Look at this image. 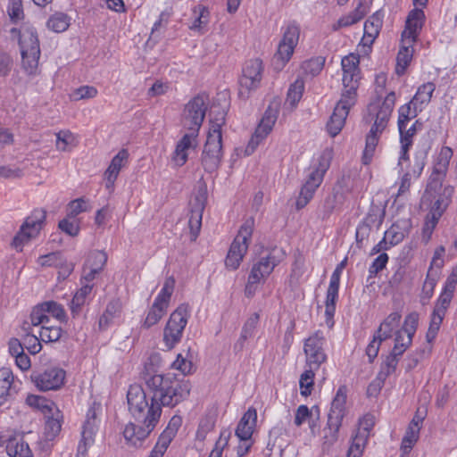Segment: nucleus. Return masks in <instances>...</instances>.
Returning a JSON list of instances; mask_svg holds the SVG:
<instances>
[{
	"label": "nucleus",
	"instance_id": "nucleus-1",
	"mask_svg": "<svg viewBox=\"0 0 457 457\" xmlns=\"http://www.w3.org/2000/svg\"><path fill=\"white\" fill-rule=\"evenodd\" d=\"M142 378L150 402L141 386L131 385L127 392L129 411L136 422L154 430L160 421L162 407L174 408L185 401L191 386L187 380H179L170 374L155 373L152 364L145 366Z\"/></svg>",
	"mask_w": 457,
	"mask_h": 457
},
{
	"label": "nucleus",
	"instance_id": "nucleus-2",
	"mask_svg": "<svg viewBox=\"0 0 457 457\" xmlns=\"http://www.w3.org/2000/svg\"><path fill=\"white\" fill-rule=\"evenodd\" d=\"M331 161L332 153L331 151L326 149L309 167L305 182L302 186L299 195L295 202L297 210L304 208L313 198L316 190L323 181L324 175L330 167Z\"/></svg>",
	"mask_w": 457,
	"mask_h": 457
},
{
	"label": "nucleus",
	"instance_id": "nucleus-3",
	"mask_svg": "<svg viewBox=\"0 0 457 457\" xmlns=\"http://www.w3.org/2000/svg\"><path fill=\"white\" fill-rule=\"evenodd\" d=\"M225 121L222 112L219 118L210 119V128L206 143L201 155V163L206 172L212 173L218 170L222 158L221 126Z\"/></svg>",
	"mask_w": 457,
	"mask_h": 457
},
{
	"label": "nucleus",
	"instance_id": "nucleus-4",
	"mask_svg": "<svg viewBox=\"0 0 457 457\" xmlns=\"http://www.w3.org/2000/svg\"><path fill=\"white\" fill-rule=\"evenodd\" d=\"M285 255L283 249L273 247L253 263L245 288V295L247 297H252L255 294L258 285L270 276L275 267L284 260Z\"/></svg>",
	"mask_w": 457,
	"mask_h": 457
},
{
	"label": "nucleus",
	"instance_id": "nucleus-5",
	"mask_svg": "<svg viewBox=\"0 0 457 457\" xmlns=\"http://www.w3.org/2000/svg\"><path fill=\"white\" fill-rule=\"evenodd\" d=\"M19 45L23 70L28 75H36L41 54L36 29L33 28L23 29L20 35Z\"/></svg>",
	"mask_w": 457,
	"mask_h": 457
},
{
	"label": "nucleus",
	"instance_id": "nucleus-6",
	"mask_svg": "<svg viewBox=\"0 0 457 457\" xmlns=\"http://www.w3.org/2000/svg\"><path fill=\"white\" fill-rule=\"evenodd\" d=\"M254 220L247 219L240 227L234 238L225 259V265L230 270H236L240 266L247 253L253 232Z\"/></svg>",
	"mask_w": 457,
	"mask_h": 457
},
{
	"label": "nucleus",
	"instance_id": "nucleus-7",
	"mask_svg": "<svg viewBox=\"0 0 457 457\" xmlns=\"http://www.w3.org/2000/svg\"><path fill=\"white\" fill-rule=\"evenodd\" d=\"M189 317L190 308L186 303L179 305L170 313L163 328V343L167 349L174 348L181 341Z\"/></svg>",
	"mask_w": 457,
	"mask_h": 457
},
{
	"label": "nucleus",
	"instance_id": "nucleus-8",
	"mask_svg": "<svg viewBox=\"0 0 457 457\" xmlns=\"http://www.w3.org/2000/svg\"><path fill=\"white\" fill-rule=\"evenodd\" d=\"M46 219V211L44 209H35L25 219L19 231L13 237L12 245L17 251H22L23 246L31 239L39 235L40 230L45 225Z\"/></svg>",
	"mask_w": 457,
	"mask_h": 457
},
{
	"label": "nucleus",
	"instance_id": "nucleus-9",
	"mask_svg": "<svg viewBox=\"0 0 457 457\" xmlns=\"http://www.w3.org/2000/svg\"><path fill=\"white\" fill-rule=\"evenodd\" d=\"M346 386H339L332 400L331 407L328 414L327 427L329 430V435H326L325 437L330 444L335 443L338 438V432L342 426L343 419L346 414Z\"/></svg>",
	"mask_w": 457,
	"mask_h": 457
},
{
	"label": "nucleus",
	"instance_id": "nucleus-10",
	"mask_svg": "<svg viewBox=\"0 0 457 457\" xmlns=\"http://www.w3.org/2000/svg\"><path fill=\"white\" fill-rule=\"evenodd\" d=\"M398 129L400 133V143H401V151L398 158L397 166L399 167V172H403V162L409 161V149L412 145V138L417 133L418 130L422 129V122L417 120L411 127L407 128L409 121L411 119H414L416 116H409L404 117L403 114H406V112L403 113L401 110H398Z\"/></svg>",
	"mask_w": 457,
	"mask_h": 457
},
{
	"label": "nucleus",
	"instance_id": "nucleus-11",
	"mask_svg": "<svg viewBox=\"0 0 457 457\" xmlns=\"http://www.w3.org/2000/svg\"><path fill=\"white\" fill-rule=\"evenodd\" d=\"M208 96L197 95L186 105L183 112V126L189 132L197 134L205 117Z\"/></svg>",
	"mask_w": 457,
	"mask_h": 457
},
{
	"label": "nucleus",
	"instance_id": "nucleus-12",
	"mask_svg": "<svg viewBox=\"0 0 457 457\" xmlns=\"http://www.w3.org/2000/svg\"><path fill=\"white\" fill-rule=\"evenodd\" d=\"M326 338L320 330L315 331L304 340L303 352L306 356V366L318 370L327 361V353L324 349Z\"/></svg>",
	"mask_w": 457,
	"mask_h": 457
},
{
	"label": "nucleus",
	"instance_id": "nucleus-13",
	"mask_svg": "<svg viewBox=\"0 0 457 457\" xmlns=\"http://www.w3.org/2000/svg\"><path fill=\"white\" fill-rule=\"evenodd\" d=\"M278 112L279 104L278 103H270L246 146L248 154H252L258 145L271 132L278 120Z\"/></svg>",
	"mask_w": 457,
	"mask_h": 457
},
{
	"label": "nucleus",
	"instance_id": "nucleus-14",
	"mask_svg": "<svg viewBox=\"0 0 457 457\" xmlns=\"http://www.w3.org/2000/svg\"><path fill=\"white\" fill-rule=\"evenodd\" d=\"M262 71V62L260 59H252L245 62L242 76L239 79V96L241 97L247 98L249 93L259 87Z\"/></svg>",
	"mask_w": 457,
	"mask_h": 457
},
{
	"label": "nucleus",
	"instance_id": "nucleus-15",
	"mask_svg": "<svg viewBox=\"0 0 457 457\" xmlns=\"http://www.w3.org/2000/svg\"><path fill=\"white\" fill-rule=\"evenodd\" d=\"M65 370L50 367L42 371H35L30 378L32 382L40 391L57 390L64 384Z\"/></svg>",
	"mask_w": 457,
	"mask_h": 457
},
{
	"label": "nucleus",
	"instance_id": "nucleus-16",
	"mask_svg": "<svg viewBox=\"0 0 457 457\" xmlns=\"http://www.w3.org/2000/svg\"><path fill=\"white\" fill-rule=\"evenodd\" d=\"M436 85L433 82H427L420 85L411 101L402 105L399 110L403 112L404 117L417 116L430 103Z\"/></svg>",
	"mask_w": 457,
	"mask_h": 457
},
{
	"label": "nucleus",
	"instance_id": "nucleus-17",
	"mask_svg": "<svg viewBox=\"0 0 457 457\" xmlns=\"http://www.w3.org/2000/svg\"><path fill=\"white\" fill-rule=\"evenodd\" d=\"M98 429L96 411L95 407H90L86 415L81 432V440L79 443L77 454L85 457L88 449L95 443V436Z\"/></svg>",
	"mask_w": 457,
	"mask_h": 457
},
{
	"label": "nucleus",
	"instance_id": "nucleus-18",
	"mask_svg": "<svg viewBox=\"0 0 457 457\" xmlns=\"http://www.w3.org/2000/svg\"><path fill=\"white\" fill-rule=\"evenodd\" d=\"M153 431L148 427L134 420V422L130 421L126 425L123 436L129 446L141 448L147 445L149 436Z\"/></svg>",
	"mask_w": 457,
	"mask_h": 457
},
{
	"label": "nucleus",
	"instance_id": "nucleus-19",
	"mask_svg": "<svg viewBox=\"0 0 457 457\" xmlns=\"http://www.w3.org/2000/svg\"><path fill=\"white\" fill-rule=\"evenodd\" d=\"M453 157V150L449 146H443L436 159L433 172L429 178L428 187L436 188L441 186V181L448 170L450 160Z\"/></svg>",
	"mask_w": 457,
	"mask_h": 457
},
{
	"label": "nucleus",
	"instance_id": "nucleus-20",
	"mask_svg": "<svg viewBox=\"0 0 457 457\" xmlns=\"http://www.w3.org/2000/svg\"><path fill=\"white\" fill-rule=\"evenodd\" d=\"M353 105L342 100L337 102L326 125L327 131L330 137H335L340 133L345 126L349 111Z\"/></svg>",
	"mask_w": 457,
	"mask_h": 457
},
{
	"label": "nucleus",
	"instance_id": "nucleus-21",
	"mask_svg": "<svg viewBox=\"0 0 457 457\" xmlns=\"http://www.w3.org/2000/svg\"><path fill=\"white\" fill-rule=\"evenodd\" d=\"M425 20L424 12L415 8L410 12L405 24V29L402 34L403 43L413 44L421 30Z\"/></svg>",
	"mask_w": 457,
	"mask_h": 457
},
{
	"label": "nucleus",
	"instance_id": "nucleus-22",
	"mask_svg": "<svg viewBox=\"0 0 457 457\" xmlns=\"http://www.w3.org/2000/svg\"><path fill=\"white\" fill-rule=\"evenodd\" d=\"M182 418L179 415H174L169 421L166 428L160 435L152 452H157L160 456H163L170 442L178 433L179 428L181 427Z\"/></svg>",
	"mask_w": 457,
	"mask_h": 457
},
{
	"label": "nucleus",
	"instance_id": "nucleus-23",
	"mask_svg": "<svg viewBox=\"0 0 457 457\" xmlns=\"http://www.w3.org/2000/svg\"><path fill=\"white\" fill-rule=\"evenodd\" d=\"M197 134L186 133L177 143L171 160L178 167H182L187 161L188 150L197 145Z\"/></svg>",
	"mask_w": 457,
	"mask_h": 457
},
{
	"label": "nucleus",
	"instance_id": "nucleus-24",
	"mask_svg": "<svg viewBox=\"0 0 457 457\" xmlns=\"http://www.w3.org/2000/svg\"><path fill=\"white\" fill-rule=\"evenodd\" d=\"M419 323V313L416 312L409 313L404 320L401 329L395 333V341L403 343V345L408 347L411 345L412 337L417 330Z\"/></svg>",
	"mask_w": 457,
	"mask_h": 457
},
{
	"label": "nucleus",
	"instance_id": "nucleus-25",
	"mask_svg": "<svg viewBox=\"0 0 457 457\" xmlns=\"http://www.w3.org/2000/svg\"><path fill=\"white\" fill-rule=\"evenodd\" d=\"M408 349L403 345V343H397L395 341V345L392 352L386 357L385 361L381 364V369L378 373V378L386 380L388 376L395 371L400 357Z\"/></svg>",
	"mask_w": 457,
	"mask_h": 457
},
{
	"label": "nucleus",
	"instance_id": "nucleus-26",
	"mask_svg": "<svg viewBox=\"0 0 457 457\" xmlns=\"http://www.w3.org/2000/svg\"><path fill=\"white\" fill-rule=\"evenodd\" d=\"M359 72H343V89L339 100L355 104L359 87Z\"/></svg>",
	"mask_w": 457,
	"mask_h": 457
},
{
	"label": "nucleus",
	"instance_id": "nucleus-27",
	"mask_svg": "<svg viewBox=\"0 0 457 457\" xmlns=\"http://www.w3.org/2000/svg\"><path fill=\"white\" fill-rule=\"evenodd\" d=\"M257 421V411L253 407H249L239 420L236 436L238 439H251Z\"/></svg>",
	"mask_w": 457,
	"mask_h": 457
},
{
	"label": "nucleus",
	"instance_id": "nucleus-28",
	"mask_svg": "<svg viewBox=\"0 0 457 457\" xmlns=\"http://www.w3.org/2000/svg\"><path fill=\"white\" fill-rule=\"evenodd\" d=\"M383 24V15L380 12L373 13L364 23V34L361 42L364 46H371L378 36Z\"/></svg>",
	"mask_w": 457,
	"mask_h": 457
},
{
	"label": "nucleus",
	"instance_id": "nucleus-29",
	"mask_svg": "<svg viewBox=\"0 0 457 457\" xmlns=\"http://www.w3.org/2000/svg\"><path fill=\"white\" fill-rule=\"evenodd\" d=\"M129 157V153L126 149H121L112 159L111 163L104 172V178L107 181L106 187H111L113 186L121 168L126 164Z\"/></svg>",
	"mask_w": 457,
	"mask_h": 457
},
{
	"label": "nucleus",
	"instance_id": "nucleus-30",
	"mask_svg": "<svg viewBox=\"0 0 457 457\" xmlns=\"http://www.w3.org/2000/svg\"><path fill=\"white\" fill-rule=\"evenodd\" d=\"M319 415L320 410L318 406H313L312 409H309L308 406L302 404L296 409L294 421L295 425L300 427L304 422L308 421L310 428L313 431L317 426Z\"/></svg>",
	"mask_w": 457,
	"mask_h": 457
},
{
	"label": "nucleus",
	"instance_id": "nucleus-31",
	"mask_svg": "<svg viewBox=\"0 0 457 457\" xmlns=\"http://www.w3.org/2000/svg\"><path fill=\"white\" fill-rule=\"evenodd\" d=\"M395 102V94L394 92H390L386 96L384 102L379 106L378 110L376 113V118L374 122L378 125V127H382L386 129L387 126V122L392 114Z\"/></svg>",
	"mask_w": 457,
	"mask_h": 457
},
{
	"label": "nucleus",
	"instance_id": "nucleus-32",
	"mask_svg": "<svg viewBox=\"0 0 457 457\" xmlns=\"http://www.w3.org/2000/svg\"><path fill=\"white\" fill-rule=\"evenodd\" d=\"M410 232V224L407 220H398L384 233L389 240V245L400 244Z\"/></svg>",
	"mask_w": 457,
	"mask_h": 457
},
{
	"label": "nucleus",
	"instance_id": "nucleus-33",
	"mask_svg": "<svg viewBox=\"0 0 457 457\" xmlns=\"http://www.w3.org/2000/svg\"><path fill=\"white\" fill-rule=\"evenodd\" d=\"M93 287V284H85L73 295L70 305L73 318L80 314L81 308L87 303V298L92 292Z\"/></svg>",
	"mask_w": 457,
	"mask_h": 457
},
{
	"label": "nucleus",
	"instance_id": "nucleus-34",
	"mask_svg": "<svg viewBox=\"0 0 457 457\" xmlns=\"http://www.w3.org/2000/svg\"><path fill=\"white\" fill-rule=\"evenodd\" d=\"M259 319V314L254 312L246 320L242 328L240 337L235 344L236 350L241 351L244 348L245 341L254 336Z\"/></svg>",
	"mask_w": 457,
	"mask_h": 457
},
{
	"label": "nucleus",
	"instance_id": "nucleus-35",
	"mask_svg": "<svg viewBox=\"0 0 457 457\" xmlns=\"http://www.w3.org/2000/svg\"><path fill=\"white\" fill-rule=\"evenodd\" d=\"M402 315L398 312L390 313L385 320L380 324L376 331L377 337L387 339L392 336L393 330L398 327Z\"/></svg>",
	"mask_w": 457,
	"mask_h": 457
},
{
	"label": "nucleus",
	"instance_id": "nucleus-36",
	"mask_svg": "<svg viewBox=\"0 0 457 457\" xmlns=\"http://www.w3.org/2000/svg\"><path fill=\"white\" fill-rule=\"evenodd\" d=\"M303 91L304 81L298 78L289 86L285 105H288L291 109L295 108L303 96Z\"/></svg>",
	"mask_w": 457,
	"mask_h": 457
},
{
	"label": "nucleus",
	"instance_id": "nucleus-37",
	"mask_svg": "<svg viewBox=\"0 0 457 457\" xmlns=\"http://www.w3.org/2000/svg\"><path fill=\"white\" fill-rule=\"evenodd\" d=\"M71 24V17L62 12H56L52 14L46 21L48 29L61 33L68 29Z\"/></svg>",
	"mask_w": 457,
	"mask_h": 457
},
{
	"label": "nucleus",
	"instance_id": "nucleus-38",
	"mask_svg": "<svg viewBox=\"0 0 457 457\" xmlns=\"http://www.w3.org/2000/svg\"><path fill=\"white\" fill-rule=\"evenodd\" d=\"M6 453L10 457H33L28 443L22 439L9 440L6 445Z\"/></svg>",
	"mask_w": 457,
	"mask_h": 457
},
{
	"label": "nucleus",
	"instance_id": "nucleus-39",
	"mask_svg": "<svg viewBox=\"0 0 457 457\" xmlns=\"http://www.w3.org/2000/svg\"><path fill=\"white\" fill-rule=\"evenodd\" d=\"M368 12V7L360 2L357 7L350 13L342 16L337 21V28H345L360 21Z\"/></svg>",
	"mask_w": 457,
	"mask_h": 457
},
{
	"label": "nucleus",
	"instance_id": "nucleus-40",
	"mask_svg": "<svg viewBox=\"0 0 457 457\" xmlns=\"http://www.w3.org/2000/svg\"><path fill=\"white\" fill-rule=\"evenodd\" d=\"M13 378V374L10 369L3 368L0 370V398L5 399L16 392Z\"/></svg>",
	"mask_w": 457,
	"mask_h": 457
},
{
	"label": "nucleus",
	"instance_id": "nucleus-41",
	"mask_svg": "<svg viewBox=\"0 0 457 457\" xmlns=\"http://www.w3.org/2000/svg\"><path fill=\"white\" fill-rule=\"evenodd\" d=\"M413 54V44L403 43L396 57L395 71L398 75H403L411 61Z\"/></svg>",
	"mask_w": 457,
	"mask_h": 457
},
{
	"label": "nucleus",
	"instance_id": "nucleus-42",
	"mask_svg": "<svg viewBox=\"0 0 457 457\" xmlns=\"http://www.w3.org/2000/svg\"><path fill=\"white\" fill-rule=\"evenodd\" d=\"M338 299V290L328 289L325 301L326 323L331 328L334 325L333 318L336 312V303Z\"/></svg>",
	"mask_w": 457,
	"mask_h": 457
},
{
	"label": "nucleus",
	"instance_id": "nucleus-43",
	"mask_svg": "<svg viewBox=\"0 0 457 457\" xmlns=\"http://www.w3.org/2000/svg\"><path fill=\"white\" fill-rule=\"evenodd\" d=\"M167 307L154 302L144 320L143 327L149 328L157 324L167 312Z\"/></svg>",
	"mask_w": 457,
	"mask_h": 457
},
{
	"label": "nucleus",
	"instance_id": "nucleus-44",
	"mask_svg": "<svg viewBox=\"0 0 457 457\" xmlns=\"http://www.w3.org/2000/svg\"><path fill=\"white\" fill-rule=\"evenodd\" d=\"M419 436L420 428L417 427L416 423L410 422L401 445V449L404 453H408L412 449Z\"/></svg>",
	"mask_w": 457,
	"mask_h": 457
},
{
	"label": "nucleus",
	"instance_id": "nucleus-45",
	"mask_svg": "<svg viewBox=\"0 0 457 457\" xmlns=\"http://www.w3.org/2000/svg\"><path fill=\"white\" fill-rule=\"evenodd\" d=\"M30 322H24L23 329L26 330L29 328V326H38V325H46L48 323L49 319L46 312L45 310V306H43V303L36 305L29 316Z\"/></svg>",
	"mask_w": 457,
	"mask_h": 457
},
{
	"label": "nucleus",
	"instance_id": "nucleus-46",
	"mask_svg": "<svg viewBox=\"0 0 457 457\" xmlns=\"http://www.w3.org/2000/svg\"><path fill=\"white\" fill-rule=\"evenodd\" d=\"M437 278L438 272H432L431 270L428 271L420 294V302L422 304H426L432 297Z\"/></svg>",
	"mask_w": 457,
	"mask_h": 457
},
{
	"label": "nucleus",
	"instance_id": "nucleus-47",
	"mask_svg": "<svg viewBox=\"0 0 457 457\" xmlns=\"http://www.w3.org/2000/svg\"><path fill=\"white\" fill-rule=\"evenodd\" d=\"M446 313L434 310L430 315L429 327L426 335L428 342H432L437 336L441 324Z\"/></svg>",
	"mask_w": 457,
	"mask_h": 457
},
{
	"label": "nucleus",
	"instance_id": "nucleus-48",
	"mask_svg": "<svg viewBox=\"0 0 457 457\" xmlns=\"http://www.w3.org/2000/svg\"><path fill=\"white\" fill-rule=\"evenodd\" d=\"M175 279L173 277H169L165 279L162 288L158 293L154 302L160 303L162 306L169 307L171 295L174 291Z\"/></svg>",
	"mask_w": 457,
	"mask_h": 457
},
{
	"label": "nucleus",
	"instance_id": "nucleus-49",
	"mask_svg": "<svg viewBox=\"0 0 457 457\" xmlns=\"http://www.w3.org/2000/svg\"><path fill=\"white\" fill-rule=\"evenodd\" d=\"M368 439L369 438L365 436L355 432L351 438V445L347 451L346 457H361Z\"/></svg>",
	"mask_w": 457,
	"mask_h": 457
},
{
	"label": "nucleus",
	"instance_id": "nucleus-50",
	"mask_svg": "<svg viewBox=\"0 0 457 457\" xmlns=\"http://www.w3.org/2000/svg\"><path fill=\"white\" fill-rule=\"evenodd\" d=\"M194 13L196 14V16L189 29L195 31H202L209 22L210 12L206 7L199 5L194 9Z\"/></svg>",
	"mask_w": 457,
	"mask_h": 457
},
{
	"label": "nucleus",
	"instance_id": "nucleus-51",
	"mask_svg": "<svg viewBox=\"0 0 457 457\" xmlns=\"http://www.w3.org/2000/svg\"><path fill=\"white\" fill-rule=\"evenodd\" d=\"M427 156L428 152L424 149H420L415 152L412 164L411 165L410 170H408L412 173L414 179L420 177L426 165Z\"/></svg>",
	"mask_w": 457,
	"mask_h": 457
},
{
	"label": "nucleus",
	"instance_id": "nucleus-52",
	"mask_svg": "<svg viewBox=\"0 0 457 457\" xmlns=\"http://www.w3.org/2000/svg\"><path fill=\"white\" fill-rule=\"evenodd\" d=\"M295 47L280 41L273 62L282 68L290 60Z\"/></svg>",
	"mask_w": 457,
	"mask_h": 457
},
{
	"label": "nucleus",
	"instance_id": "nucleus-53",
	"mask_svg": "<svg viewBox=\"0 0 457 457\" xmlns=\"http://www.w3.org/2000/svg\"><path fill=\"white\" fill-rule=\"evenodd\" d=\"M315 370V369L308 368L300 377V392L303 396H308L312 394L314 386Z\"/></svg>",
	"mask_w": 457,
	"mask_h": 457
},
{
	"label": "nucleus",
	"instance_id": "nucleus-54",
	"mask_svg": "<svg viewBox=\"0 0 457 457\" xmlns=\"http://www.w3.org/2000/svg\"><path fill=\"white\" fill-rule=\"evenodd\" d=\"M325 64V58L322 56H315L302 63L303 71L311 76L318 75L323 69Z\"/></svg>",
	"mask_w": 457,
	"mask_h": 457
},
{
	"label": "nucleus",
	"instance_id": "nucleus-55",
	"mask_svg": "<svg viewBox=\"0 0 457 457\" xmlns=\"http://www.w3.org/2000/svg\"><path fill=\"white\" fill-rule=\"evenodd\" d=\"M62 335V329L59 326L43 325L40 331V339L45 343L57 342Z\"/></svg>",
	"mask_w": 457,
	"mask_h": 457
},
{
	"label": "nucleus",
	"instance_id": "nucleus-56",
	"mask_svg": "<svg viewBox=\"0 0 457 457\" xmlns=\"http://www.w3.org/2000/svg\"><path fill=\"white\" fill-rule=\"evenodd\" d=\"M76 145L75 136L70 130H61L56 134V148L60 151H68Z\"/></svg>",
	"mask_w": 457,
	"mask_h": 457
},
{
	"label": "nucleus",
	"instance_id": "nucleus-57",
	"mask_svg": "<svg viewBox=\"0 0 457 457\" xmlns=\"http://www.w3.org/2000/svg\"><path fill=\"white\" fill-rule=\"evenodd\" d=\"M97 89L93 86H81L74 89L70 95L71 100L78 102L80 100L92 99L97 96Z\"/></svg>",
	"mask_w": 457,
	"mask_h": 457
},
{
	"label": "nucleus",
	"instance_id": "nucleus-58",
	"mask_svg": "<svg viewBox=\"0 0 457 457\" xmlns=\"http://www.w3.org/2000/svg\"><path fill=\"white\" fill-rule=\"evenodd\" d=\"M300 36V27L295 22H292L287 25L281 42L290 45L295 47L298 44Z\"/></svg>",
	"mask_w": 457,
	"mask_h": 457
},
{
	"label": "nucleus",
	"instance_id": "nucleus-59",
	"mask_svg": "<svg viewBox=\"0 0 457 457\" xmlns=\"http://www.w3.org/2000/svg\"><path fill=\"white\" fill-rule=\"evenodd\" d=\"M379 137L367 135L366 145L362 154V163L368 165L371 162Z\"/></svg>",
	"mask_w": 457,
	"mask_h": 457
},
{
	"label": "nucleus",
	"instance_id": "nucleus-60",
	"mask_svg": "<svg viewBox=\"0 0 457 457\" xmlns=\"http://www.w3.org/2000/svg\"><path fill=\"white\" fill-rule=\"evenodd\" d=\"M187 355H188V353ZM171 368L180 371L183 375H188L193 372L194 365L187 356L179 353L176 360L172 362Z\"/></svg>",
	"mask_w": 457,
	"mask_h": 457
},
{
	"label": "nucleus",
	"instance_id": "nucleus-61",
	"mask_svg": "<svg viewBox=\"0 0 457 457\" xmlns=\"http://www.w3.org/2000/svg\"><path fill=\"white\" fill-rule=\"evenodd\" d=\"M7 12L12 23H17L24 18L21 0H10Z\"/></svg>",
	"mask_w": 457,
	"mask_h": 457
},
{
	"label": "nucleus",
	"instance_id": "nucleus-62",
	"mask_svg": "<svg viewBox=\"0 0 457 457\" xmlns=\"http://www.w3.org/2000/svg\"><path fill=\"white\" fill-rule=\"evenodd\" d=\"M374 425L375 416L371 413H366L359 420L356 433L365 436L369 438Z\"/></svg>",
	"mask_w": 457,
	"mask_h": 457
},
{
	"label": "nucleus",
	"instance_id": "nucleus-63",
	"mask_svg": "<svg viewBox=\"0 0 457 457\" xmlns=\"http://www.w3.org/2000/svg\"><path fill=\"white\" fill-rule=\"evenodd\" d=\"M43 306H45L48 317L51 315L60 321H63L66 319L65 311L60 303L54 301H47L43 303Z\"/></svg>",
	"mask_w": 457,
	"mask_h": 457
},
{
	"label": "nucleus",
	"instance_id": "nucleus-64",
	"mask_svg": "<svg viewBox=\"0 0 457 457\" xmlns=\"http://www.w3.org/2000/svg\"><path fill=\"white\" fill-rule=\"evenodd\" d=\"M388 255L386 253H381L376 257L369 267V278H374L377 274L384 270L388 262Z\"/></svg>",
	"mask_w": 457,
	"mask_h": 457
}]
</instances>
